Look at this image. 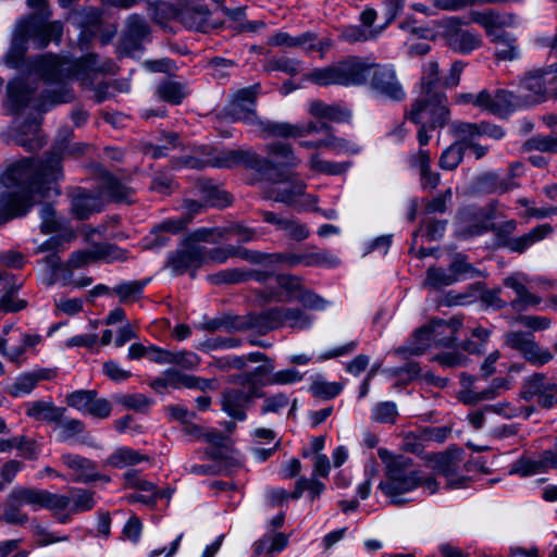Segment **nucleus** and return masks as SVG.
I'll return each mask as SVG.
<instances>
[{
	"mask_svg": "<svg viewBox=\"0 0 557 557\" xmlns=\"http://www.w3.org/2000/svg\"><path fill=\"white\" fill-rule=\"evenodd\" d=\"M109 71L104 64H99L95 54H87L82 60L72 61L67 58L46 54L35 60L32 70L27 76L12 79L7 89L5 109L11 114L18 113L27 106H32L37 111H45L44 101H34L30 78L40 77L47 85L59 88L46 90L52 92L51 103H62L72 99V94L66 88V82L70 79L85 81L91 72Z\"/></svg>",
	"mask_w": 557,
	"mask_h": 557,
	"instance_id": "obj_1",
	"label": "nucleus"
},
{
	"mask_svg": "<svg viewBox=\"0 0 557 557\" xmlns=\"http://www.w3.org/2000/svg\"><path fill=\"white\" fill-rule=\"evenodd\" d=\"M267 158L251 149L225 150L203 147L200 157L193 156L184 161L181 169L202 170L206 166L234 169L245 166L256 171L282 170L294 168L299 160L286 143L276 141L267 145Z\"/></svg>",
	"mask_w": 557,
	"mask_h": 557,
	"instance_id": "obj_2",
	"label": "nucleus"
},
{
	"mask_svg": "<svg viewBox=\"0 0 557 557\" xmlns=\"http://www.w3.org/2000/svg\"><path fill=\"white\" fill-rule=\"evenodd\" d=\"M59 195L58 176H0V218L25 215L37 201Z\"/></svg>",
	"mask_w": 557,
	"mask_h": 557,
	"instance_id": "obj_3",
	"label": "nucleus"
},
{
	"mask_svg": "<svg viewBox=\"0 0 557 557\" xmlns=\"http://www.w3.org/2000/svg\"><path fill=\"white\" fill-rule=\"evenodd\" d=\"M377 456L384 463V479L380 482L379 488L389 498L393 505H404L409 502L406 495L419 486H423L429 494H434L438 484L432 476H424L422 472L413 467L410 458L394 455L386 448H379Z\"/></svg>",
	"mask_w": 557,
	"mask_h": 557,
	"instance_id": "obj_4",
	"label": "nucleus"
},
{
	"mask_svg": "<svg viewBox=\"0 0 557 557\" xmlns=\"http://www.w3.org/2000/svg\"><path fill=\"white\" fill-rule=\"evenodd\" d=\"M258 92L259 85L238 90L232 101L225 107V115L232 122L242 121L246 124H256L259 129L268 136L296 138V136H300L305 133L318 131V125L314 123H310L306 126H294L289 123L260 120L255 111Z\"/></svg>",
	"mask_w": 557,
	"mask_h": 557,
	"instance_id": "obj_5",
	"label": "nucleus"
},
{
	"mask_svg": "<svg viewBox=\"0 0 557 557\" xmlns=\"http://www.w3.org/2000/svg\"><path fill=\"white\" fill-rule=\"evenodd\" d=\"M62 35L60 22L41 23L36 16L21 20L16 24L11 46L2 59V63L11 69L20 66L26 52V44L33 40L38 48L46 47L49 41H59Z\"/></svg>",
	"mask_w": 557,
	"mask_h": 557,
	"instance_id": "obj_6",
	"label": "nucleus"
},
{
	"mask_svg": "<svg viewBox=\"0 0 557 557\" xmlns=\"http://www.w3.org/2000/svg\"><path fill=\"white\" fill-rule=\"evenodd\" d=\"M469 22L481 25L486 35L496 44V57L499 60H515L519 57V50L513 44V38L504 30L517 24V18L507 13H498L493 10L471 11Z\"/></svg>",
	"mask_w": 557,
	"mask_h": 557,
	"instance_id": "obj_7",
	"label": "nucleus"
},
{
	"mask_svg": "<svg viewBox=\"0 0 557 557\" xmlns=\"http://www.w3.org/2000/svg\"><path fill=\"white\" fill-rule=\"evenodd\" d=\"M368 70L367 61L351 58L331 66L314 69L307 74V79L320 86H356L363 84Z\"/></svg>",
	"mask_w": 557,
	"mask_h": 557,
	"instance_id": "obj_8",
	"label": "nucleus"
},
{
	"mask_svg": "<svg viewBox=\"0 0 557 557\" xmlns=\"http://www.w3.org/2000/svg\"><path fill=\"white\" fill-rule=\"evenodd\" d=\"M449 117L447 106L443 102L441 95L434 94L431 99L428 97L417 99L408 113V119L420 125L418 140L420 146L429 144L431 136L430 128L443 127Z\"/></svg>",
	"mask_w": 557,
	"mask_h": 557,
	"instance_id": "obj_9",
	"label": "nucleus"
},
{
	"mask_svg": "<svg viewBox=\"0 0 557 557\" xmlns=\"http://www.w3.org/2000/svg\"><path fill=\"white\" fill-rule=\"evenodd\" d=\"M313 318L299 308L275 307L264 310L253 319V326L265 333L280 327L306 330Z\"/></svg>",
	"mask_w": 557,
	"mask_h": 557,
	"instance_id": "obj_10",
	"label": "nucleus"
},
{
	"mask_svg": "<svg viewBox=\"0 0 557 557\" xmlns=\"http://www.w3.org/2000/svg\"><path fill=\"white\" fill-rule=\"evenodd\" d=\"M435 34L443 38L451 50L461 54H469L482 46L481 35L462 28L457 17H446L438 22Z\"/></svg>",
	"mask_w": 557,
	"mask_h": 557,
	"instance_id": "obj_11",
	"label": "nucleus"
},
{
	"mask_svg": "<svg viewBox=\"0 0 557 557\" xmlns=\"http://www.w3.org/2000/svg\"><path fill=\"white\" fill-rule=\"evenodd\" d=\"M478 271L467 262L466 258L461 255L455 257L449 264L448 269L431 267L426 271L423 286L431 289H440L456 282L467 278L474 277Z\"/></svg>",
	"mask_w": 557,
	"mask_h": 557,
	"instance_id": "obj_12",
	"label": "nucleus"
},
{
	"mask_svg": "<svg viewBox=\"0 0 557 557\" xmlns=\"http://www.w3.org/2000/svg\"><path fill=\"white\" fill-rule=\"evenodd\" d=\"M450 129L456 137L461 139L465 149L473 151L475 158H481L485 153V148L476 143L478 139L482 136H488L495 139H499L504 136L502 128L486 123L478 125L458 122L453 123Z\"/></svg>",
	"mask_w": 557,
	"mask_h": 557,
	"instance_id": "obj_13",
	"label": "nucleus"
},
{
	"mask_svg": "<svg viewBox=\"0 0 557 557\" xmlns=\"http://www.w3.org/2000/svg\"><path fill=\"white\" fill-rule=\"evenodd\" d=\"M520 397L525 401L534 400L542 408H552L557 403V384L543 373H534L523 380Z\"/></svg>",
	"mask_w": 557,
	"mask_h": 557,
	"instance_id": "obj_14",
	"label": "nucleus"
},
{
	"mask_svg": "<svg viewBox=\"0 0 557 557\" xmlns=\"http://www.w3.org/2000/svg\"><path fill=\"white\" fill-rule=\"evenodd\" d=\"M505 343L520 351L527 361L536 367H542L554 358L548 349L539 346L532 333L509 332L505 336Z\"/></svg>",
	"mask_w": 557,
	"mask_h": 557,
	"instance_id": "obj_15",
	"label": "nucleus"
},
{
	"mask_svg": "<svg viewBox=\"0 0 557 557\" xmlns=\"http://www.w3.org/2000/svg\"><path fill=\"white\" fill-rule=\"evenodd\" d=\"M368 71L366 72V83L369 77L370 86L377 95L400 100L404 91L396 78L394 69L391 65L370 64L367 62Z\"/></svg>",
	"mask_w": 557,
	"mask_h": 557,
	"instance_id": "obj_16",
	"label": "nucleus"
},
{
	"mask_svg": "<svg viewBox=\"0 0 557 557\" xmlns=\"http://www.w3.org/2000/svg\"><path fill=\"white\" fill-rule=\"evenodd\" d=\"M125 252L119 247L110 244H98L91 249L72 252L65 267L67 270H75L98 260L114 262L125 260Z\"/></svg>",
	"mask_w": 557,
	"mask_h": 557,
	"instance_id": "obj_17",
	"label": "nucleus"
},
{
	"mask_svg": "<svg viewBox=\"0 0 557 557\" xmlns=\"http://www.w3.org/2000/svg\"><path fill=\"white\" fill-rule=\"evenodd\" d=\"M60 460L62 465L70 470L71 481L76 483H89L98 480L109 482L110 479L101 475L97 471L95 461L73 453H64L61 455Z\"/></svg>",
	"mask_w": 557,
	"mask_h": 557,
	"instance_id": "obj_18",
	"label": "nucleus"
},
{
	"mask_svg": "<svg viewBox=\"0 0 557 557\" xmlns=\"http://www.w3.org/2000/svg\"><path fill=\"white\" fill-rule=\"evenodd\" d=\"M479 108L496 115H506L521 107V101L509 91L482 90L476 98Z\"/></svg>",
	"mask_w": 557,
	"mask_h": 557,
	"instance_id": "obj_19",
	"label": "nucleus"
},
{
	"mask_svg": "<svg viewBox=\"0 0 557 557\" xmlns=\"http://www.w3.org/2000/svg\"><path fill=\"white\" fill-rule=\"evenodd\" d=\"M550 75L548 66L530 72L519 86L518 99L522 106H531L543 100L546 92L547 77Z\"/></svg>",
	"mask_w": 557,
	"mask_h": 557,
	"instance_id": "obj_20",
	"label": "nucleus"
},
{
	"mask_svg": "<svg viewBox=\"0 0 557 557\" xmlns=\"http://www.w3.org/2000/svg\"><path fill=\"white\" fill-rule=\"evenodd\" d=\"M61 171V159L53 153L42 162H37L32 157L11 160L5 174H57Z\"/></svg>",
	"mask_w": 557,
	"mask_h": 557,
	"instance_id": "obj_21",
	"label": "nucleus"
},
{
	"mask_svg": "<svg viewBox=\"0 0 557 557\" xmlns=\"http://www.w3.org/2000/svg\"><path fill=\"white\" fill-rule=\"evenodd\" d=\"M201 245L191 239L185 240L168 261L174 274H182L188 270H196L203 264Z\"/></svg>",
	"mask_w": 557,
	"mask_h": 557,
	"instance_id": "obj_22",
	"label": "nucleus"
},
{
	"mask_svg": "<svg viewBox=\"0 0 557 557\" xmlns=\"http://www.w3.org/2000/svg\"><path fill=\"white\" fill-rule=\"evenodd\" d=\"M67 195L71 198L72 212L77 219H88L103 208L102 199L104 198L100 196V190L95 194L82 187H72L67 190Z\"/></svg>",
	"mask_w": 557,
	"mask_h": 557,
	"instance_id": "obj_23",
	"label": "nucleus"
},
{
	"mask_svg": "<svg viewBox=\"0 0 557 557\" xmlns=\"http://www.w3.org/2000/svg\"><path fill=\"white\" fill-rule=\"evenodd\" d=\"M269 196L278 202L293 205L305 195L306 185L295 176H268Z\"/></svg>",
	"mask_w": 557,
	"mask_h": 557,
	"instance_id": "obj_24",
	"label": "nucleus"
},
{
	"mask_svg": "<svg viewBox=\"0 0 557 557\" xmlns=\"http://www.w3.org/2000/svg\"><path fill=\"white\" fill-rule=\"evenodd\" d=\"M157 384L171 388H191L199 391L213 389L215 380L205 379L196 375L186 374L176 369H166Z\"/></svg>",
	"mask_w": 557,
	"mask_h": 557,
	"instance_id": "obj_25",
	"label": "nucleus"
},
{
	"mask_svg": "<svg viewBox=\"0 0 557 557\" xmlns=\"http://www.w3.org/2000/svg\"><path fill=\"white\" fill-rule=\"evenodd\" d=\"M525 283H530V278L523 274H512L504 280V285L516 293V298L510 302V307L518 312L536 307L542 302V298L532 294Z\"/></svg>",
	"mask_w": 557,
	"mask_h": 557,
	"instance_id": "obj_26",
	"label": "nucleus"
},
{
	"mask_svg": "<svg viewBox=\"0 0 557 557\" xmlns=\"http://www.w3.org/2000/svg\"><path fill=\"white\" fill-rule=\"evenodd\" d=\"M260 396L261 395L259 393H255L253 391H244L237 388L225 391L221 399L222 410L230 417L243 421L246 419V405L255 397Z\"/></svg>",
	"mask_w": 557,
	"mask_h": 557,
	"instance_id": "obj_27",
	"label": "nucleus"
},
{
	"mask_svg": "<svg viewBox=\"0 0 557 557\" xmlns=\"http://www.w3.org/2000/svg\"><path fill=\"white\" fill-rule=\"evenodd\" d=\"M426 326L434 347H448L455 343L456 334L461 326V321L458 319H451L449 321L433 320Z\"/></svg>",
	"mask_w": 557,
	"mask_h": 557,
	"instance_id": "obj_28",
	"label": "nucleus"
},
{
	"mask_svg": "<svg viewBox=\"0 0 557 557\" xmlns=\"http://www.w3.org/2000/svg\"><path fill=\"white\" fill-rule=\"evenodd\" d=\"M54 374V371L50 369L23 373L9 386L8 393L13 397L26 396L32 393L39 381L51 380Z\"/></svg>",
	"mask_w": 557,
	"mask_h": 557,
	"instance_id": "obj_29",
	"label": "nucleus"
},
{
	"mask_svg": "<svg viewBox=\"0 0 557 557\" xmlns=\"http://www.w3.org/2000/svg\"><path fill=\"white\" fill-rule=\"evenodd\" d=\"M339 263V259L333 253L326 250H319L312 252L305 253H294L288 252L286 258V265L289 268H294L297 265L305 267H318V265H326V267H336Z\"/></svg>",
	"mask_w": 557,
	"mask_h": 557,
	"instance_id": "obj_30",
	"label": "nucleus"
},
{
	"mask_svg": "<svg viewBox=\"0 0 557 557\" xmlns=\"http://www.w3.org/2000/svg\"><path fill=\"white\" fill-rule=\"evenodd\" d=\"M311 122H309V124ZM313 123L318 125V131L311 132L310 134L325 133V134H327V137L323 140H320L319 143L304 141V143H301V145L304 147L311 148V147L324 146V147H329L336 151L352 152V153L359 151V148L357 147V145L349 143L346 139L336 138L333 135H330L329 134L330 128L324 122H313ZM300 125L306 126V125H308V123L297 124L296 126H300ZM308 134L309 133H305V135H308ZM302 136H304V134H302ZM299 137H301V135Z\"/></svg>",
	"mask_w": 557,
	"mask_h": 557,
	"instance_id": "obj_31",
	"label": "nucleus"
},
{
	"mask_svg": "<svg viewBox=\"0 0 557 557\" xmlns=\"http://www.w3.org/2000/svg\"><path fill=\"white\" fill-rule=\"evenodd\" d=\"M63 413L64 409L57 407L52 401L37 400L26 404V414L37 421L55 423Z\"/></svg>",
	"mask_w": 557,
	"mask_h": 557,
	"instance_id": "obj_32",
	"label": "nucleus"
},
{
	"mask_svg": "<svg viewBox=\"0 0 557 557\" xmlns=\"http://www.w3.org/2000/svg\"><path fill=\"white\" fill-rule=\"evenodd\" d=\"M198 189L202 201L211 207L221 209L228 207L233 202V197L230 193L220 186L211 184L209 181L199 182Z\"/></svg>",
	"mask_w": 557,
	"mask_h": 557,
	"instance_id": "obj_33",
	"label": "nucleus"
},
{
	"mask_svg": "<svg viewBox=\"0 0 557 557\" xmlns=\"http://www.w3.org/2000/svg\"><path fill=\"white\" fill-rule=\"evenodd\" d=\"M148 34V27L144 18L133 15L127 20V33L123 41L125 51L135 55L140 49L137 45L138 40L144 39Z\"/></svg>",
	"mask_w": 557,
	"mask_h": 557,
	"instance_id": "obj_34",
	"label": "nucleus"
},
{
	"mask_svg": "<svg viewBox=\"0 0 557 557\" xmlns=\"http://www.w3.org/2000/svg\"><path fill=\"white\" fill-rule=\"evenodd\" d=\"M309 113L320 120L345 123L350 120L349 110L336 104H326L321 101H313L309 106Z\"/></svg>",
	"mask_w": 557,
	"mask_h": 557,
	"instance_id": "obj_35",
	"label": "nucleus"
},
{
	"mask_svg": "<svg viewBox=\"0 0 557 557\" xmlns=\"http://www.w3.org/2000/svg\"><path fill=\"white\" fill-rule=\"evenodd\" d=\"M104 181L100 187V196L104 199L116 201H129L133 188L122 182L119 176H103Z\"/></svg>",
	"mask_w": 557,
	"mask_h": 557,
	"instance_id": "obj_36",
	"label": "nucleus"
},
{
	"mask_svg": "<svg viewBox=\"0 0 557 557\" xmlns=\"http://www.w3.org/2000/svg\"><path fill=\"white\" fill-rule=\"evenodd\" d=\"M553 233L549 224H542L532 228L529 233L515 237L507 243L508 248L515 252H523L535 243L544 239Z\"/></svg>",
	"mask_w": 557,
	"mask_h": 557,
	"instance_id": "obj_37",
	"label": "nucleus"
},
{
	"mask_svg": "<svg viewBox=\"0 0 557 557\" xmlns=\"http://www.w3.org/2000/svg\"><path fill=\"white\" fill-rule=\"evenodd\" d=\"M203 441L210 447L206 450L208 458L212 460H223L230 453V438L222 432L214 429H207Z\"/></svg>",
	"mask_w": 557,
	"mask_h": 557,
	"instance_id": "obj_38",
	"label": "nucleus"
},
{
	"mask_svg": "<svg viewBox=\"0 0 557 557\" xmlns=\"http://www.w3.org/2000/svg\"><path fill=\"white\" fill-rule=\"evenodd\" d=\"M547 469H550V465L545 461V451H543L539 459L527 456L520 457L512 463L509 472L520 476H530L545 472Z\"/></svg>",
	"mask_w": 557,
	"mask_h": 557,
	"instance_id": "obj_39",
	"label": "nucleus"
},
{
	"mask_svg": "<svg viewBox=\"0 0 557 557\" xmlns=\"http://www.w3.org/2000/svg\"><path fill=\"white\" fill-rule=\"evenodd\" d=\"M71 498L67 495L55 494L47 491L44 508L50 510L52 516L60 522L66 523L71 520Z\"/></svg>",
	"mask_w": 557,
	"mask_h": 557,
	"instance_id": "obj_40",
	"label": "nucleus"
},
{
	"mask_svg": "<svg viewBox=\"0 0 557 557\" xmlns=\"http://www.w3.org/2000/svg\"><path fill=\"white\" fill-rule=\"evenodd\" d=\"M47 490L17 486L11 491V499L20 500V504L30 506L34 510L44 508Z\"/></svg>",
	"mask_w": 557,
	"mask_h": 557,
	"instance_id": "obj_41",
	"label": "nucleus"
},
{
	"mask_svg": "<svg viewBox=\"0 0 557 557\" xmlns=\"http://www.w3.org/2000/svg\"><path fill=\"white\" fill-rule=\"evenodd\" d=\"M146 460H148V457L146 455H143L139 451L129 447H120L115 449L106 459L104 463L107 466L122 469L128 466L137 465Z\"/></svg>",
	"mask_w": 557,
	"mask_h": 557,
	"instance_id": "obj_42",
	"label": "nucleus"
},
{
	"mask_svg": "<svg viewBox=\"0 0 557 557\" xmlns=\"http://www.w3.org/2000/svg\"><path fill=\"white\" fill-rule=\"evenodd\" d=\"M40 119L38 116L18 126L16 141L27 149L39 148L42 143L39 136Z\"/></svg>",
	"mask_w": 557,
	"mask_h": 557,
	"instance_id": "obj_43",
	"label": "nucleus"
},
{
	"mask_svg": "<svg viewBox=\"0 0 557 557\" xmlns=\"http://www.w3.org/2000/svg\"><path fill=\"white\" fill-rule=\"evenodd\" d=\"M430 347H433V343L429 329L425 325L416 331L410 342L406 346L400 347L397 352L404 356L421 355Z\"/></svg>",
	"mask_w": 557,
	"mask_h": 557,
	"instance_id": "obj_44",
	"label": "nucleus"
},
{
	"mask_svg": "<svg viewBox=\"0 0 557 557\" xmlns=\"http://www.w3.org/2000/svg\"><path fill=\"white\" fill-rule=\"evenodd\" d=\"M67 497L71 498L70 515L91 510L95 505V492L85 488H71Z\"/></svg>",
	"mask_w": 557,
	"mask_h": 557,
	"instance_id": "obj_45",
	"label": "nucleus"
},
{
	"mask_svg": "<svg viewBox=\"0 0 557 557\" xmlns=\"http://www.w3.org/2000/svg\"><path fill=\"white\" fill-rule=\"evenodd\" d=\"M437 74H438V66L436 62H429L423 72L422 76V90L420 96L417 99L421 98H429L432 100L433 95L437 94L443 97V102L446 104V98L445 96L438 90L437 88Z\"/></svg>",
	"mask_w": 557,
	"mask_h": 557,
	"instance_id": "obj_46",
	"label": "nucleus"
},
{
	"mask_svg": "<svg viewBox=\"0 0 557 557\" xmlns=\"http://www.w3.org/2000/svg\"><path fill=\"white\" fill-rule=\"evenodd\" d=\"M184 207L187 211V215L181 219H169L160 224V228L170 233H177L182 231L194 218L195 214L199 213L202 203L196 200H185Z\"/></svg>",
	"mask_w": 557,
	"mask_h": 557,
	"instance_id": "obj_47",
	"label": "nucleus"
},
{
	"mask_svg": "<svg viewBox=\"0 0 557 557\" xmlns=\"http://www.w3.org/2000/svg\"><path fill=\"white\" fill-rule=\"evenodd\" d=\"M435 468L438 474L447 479L449 487L458 488L463 485L465 479H455L458 466L450 456L442 455L437 457Z\"/></svg>",
	"mask_w": 557,
	"mask_h": 557,
	"instance_id": "obj_48",
	"label": "nucleus"
},
{
	"mask_svg": "<svg viewBox=\"0 0 557 557\" xmlns=\"http://www.w3.org/2000/svg\"><path fill=\"white\" fill-rule=\"evenodd\" d=\"M288 543V539L284 533H275L273 535L263 536L253 544L256 555L273 554L283 550Z\"/></svg>",
	"mask_w": 557,
	"mask_h": 557,
	"instance_id": "obj_49",
	"label": "nucleus"
},
{
	"mask_svg": "<svg viewBox=\"0 0 557 557\" xmlns=\"http://www.w3.org/2000/svg\"><path fill=\"white\" fill-rule=\"evenodd\" d=\"M296 47L301 48L306 53L320 52L323 54L331 47V40L319 39L315 34L308 32L297 36Z\"/></svg>",
	"mask_w": 557,
	"mask_h": 557,
	"instance_id": "obj_50",
	"label": "nucleus"
},
{
	"mask_svg": "<svg viewBox=\"0 0 557 557\" xmlns=\"http://www.w3.org/2000/svg\"><path fill=\"white\" fill-rule=\"evenodd\" d=\"M463 143L457 137V140L446 148L440 158V166L444 171H454L462 160Z\"/></svg>",
	"mask_w": 557,
	"mask_h": 557,
	"instance_id": "obj_51",
	"label": "nucleus"
},
{
	"mask_svg": "<svg viewBox=\"0 0 557 557\" xmlns=\"http://www.w3.org/2000/svg\"><path fill=\"white\" fill-rule=\"evenodd\" d=\"M146 284V280L124 282L113 287L112 292L120 297L121 302L134 301L141 297Z\"/></svg>",
	"mask_w": 557,
	"mask_h": 557,
	"instance_id": "obj_52",
	"label": "nucleus"
},
{
	"mask_svg": "<svg viewBox=\"0 0 557 557\" xmlns=\"http://www.w3.org/2000/svg\"><path fill=\"white\" fill-rule=\"evenodd\" d=\"M22 506L23 504H20V500L14 502L11 499L10 493L1 519L9 524L24 525L28 521V516L23 512Z\"/></svg>",
	"mask_w": 557,
	"mask_h": 557,
	"instance_id": "obj_53",
	"label": "nucleus"
},
{
	"mask_svg": "<svg viewBox=\"0 0 557 557\" xmlns=\"http://www.w3.org/2000/svg\"><path fill=\"white\" fill-rule=\"evenodd\" d=\"M201 258L203 259V264L209 263H224L228 258L235 257L238 252L237 248L234 246H225V247H215L212 249H208L205 246H201Z\"/></svg>",
	"mask_w": 557,
	"mask_h": 557,
	"instance_id": "obj_54",
	"label": "nucleus"
},
{
	"mask_svg": "<svg viewBox=\"0 0 557 557\" xmlns=\"http://www.w3.org/2000/svg\"><path fill=\"white\" fill-rule=\"evenodd\" d=\"M276 284L286 293L287 300H296L297 295L304 289L301 277L293 274L277 275Z\"/></svg>",
	"mask_w": 557,
	"mask_h": 557,
	"instance_id": "obj_55",
	"label": "nucleus"
},
{
	"mask_svg": "<svg viewBox=\"0 0 557 557\" xmlns=\"http://www.w3.org/2000/svg\"><path fill=\"white\" fill-rule=\"evenodd\" d=\"M343 389L338 382H327L323 379H317L310 386V393L318 398L332 399Z\"/></svg>",
	"mask_w": 557,
	"mask_h": 557,
	"instance_id": "obj_56",
	"label": "nucleus"
},
{
	"mask_svg": "<svg viewBox=\"0 0 557 557\" xmlns=\"http://www.w3.org/2000/svg\"><path fill=\"white\" fill-rule=\"evenodd\" d=\"M201 362L200 357L190 350H172L170 364L177 366L183 370H195Z\"/></svg>",
	"mask_w": 557,
	"mask_h": 557,
	"instance_id": "obj_57",
	"label": "nucleus"
},
{
	"mask_svg": "<svg viewBox=\"0 0 557 557\" xmlns=\"http://www.w3.org/2000/svg\"><path fill=\"white\" fill-rule=\"evenodd\" d=\"M97 396V392L94 389H78L74 391L66 396V404L77 409L78 411L86 413L92 398Z\"/></svg>",
	"mask_w": 557,
	"mask_h": 557,
	"instance_id": "obj_58",
	"label": "nucleus"
},
{
	"mask_svg": "<svg viewBox=\"0 0 557 557\" xmlns=\"http://www.w3.org/2000/svg\"><path fill=\"white\" fill-rule=\"evenodd\" d=\"M55 423L59 441L61 442H66L73 438L81 434L85 429L84 423L78 419H63L62 417L60 421H57Z\"/></svg>",
	"mask_w": 557,
	"mask_h": 557,
	"instance_id": "obj_59",
	"label": "nucleus"
},
{
	"mask_svg": "<svg viewBox=\"0 0 557 557\" xmlns=\"http://www.w3.org/2000/svg\"><path fill=\"white\" fill-rule=\"evenodd\" d=\"M491 331L484 327H475L472 331L471 338L462 344V348L471 354H481L488 341Z\"/></svg>",
	"mask_w": 557,
	"mask_h": 557,
	"instance_id": "obj_60",
	"label": "nucleus"
},
{
	"mask_svg": "<svg viewBox=\"0 0 557 557\" xmlns=\"http://www.w3.org/2000/svg\"><path fill=\"white\" fill-rule=\"evenodd\" d=\"M485 410L488 412H494L499 416H503L507 419L516 418L519 416H524L525 418H529L532 413L531 409H524L522 407H516L512 406L510 403L502 401L497 403L495 405H490L485 407Z\"/></svg>",
	"mask_w": 557,
	"mask_h": 557,
	"instance_id": "obj_61",
	"label": "nucleus"
},
{
	"mask_svg": "<svg viewBox=\"0 0 557 557\" xmlns=\"http://www.w3.org/2000/svg\"><path fill=\"white\" fill-rule=\"evenodd\" d=\"M159 95L165 101L177 104L182 102V100L186 97L187 90L183 85L178 83L168 82L160 85Z\"/></svg>",
	"mask_w": 557,
	"mask_h": 557,
	"instance_id": "obj_62",
	"label": "nucleus"
},
{
	"mask_svg": "<svg viewBox=\"0 0 557 557\" xmlns=\"http://www.w3.org/2000/svg\"><path fill=\"white\" fill-rule=\"evenodd\" d=\"M397 413V407L393 401L379 403L372 408V419L380 423H394Z\"/></svg>",
	"mask_w": 557,
	"mask_h": 557,
	"instance_id": "obj_63",
	"label": "nucleus"
},
{
	"mask_svg": "<svg viewBox=\"0 0 557 557\" xmlns=\"http://www.w3.org/2000/svg\"><path fill=\"white\" fill-rule=\"evenodd\" d=\"M527 147L530 151L557 153V135L534 136L528 140Z\"/></svg>",
	"mask_w": 557,
	"mask_h": 557,
	"instance_id": "obj_64",
	"label": "nucleus"
}]
</instances>
